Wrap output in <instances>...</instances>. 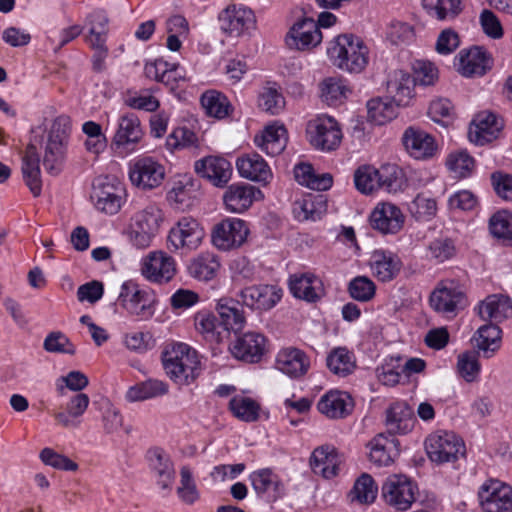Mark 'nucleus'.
Returning a JSON list of instances; mask_svg holds the SVG:
<instances>
[{
	"instance_id": "c03bdc74",
	"label": "nucleus",
	"mask_w": 512,
	"mask_h": 512,
	"mask_svg": "<svg viewBox=\"0 0 512 512\" xmlns=\"http://www.w3.org/2000/svg\"><path fill=\"white\" fill-rule=\"evenodd\" d=\"M195 330L211 343H219L222 339L221 325L216 315L207 309H202L194 314Z\"/></svg>"
},
{
	"instance_id": "20e7f679",
	"label": "nucleus",
	"mask_w": 512,
	"mask_h": 512,
	"mask_svg": "<svg viewBox=\"0 0 512 512\" xmlns=\"http://www.w3.org/2000/svg\"><path fill=\"white\" fill-rule=\"evenodd\" d=\"M166 374L178 384H190L199 374L200 361L194 349L185 343H175L162 355Z\"/></svg>"
},
{
	"instance_id": "dca6fc26",
	"label": "nucleus",
	"mask_w": 512,
	"mask_h": 512,
	"mask_svg": "<svg viewBox=\"0 0 512 512\" xmlns=\"http://www.w3.org/2000/svg\"><path fill=\"white\" fill-rule=\"evenodd\" d=\"M165 176L163 165L149 156L138 157L129 163V179L143 190L158 187Z\"/></svg>"
},
{
	"instance_id": "58836bf2",
	"label": "nucleus",
	"mask_w": 512,
	"mask_h": 512,
	"mask_svg": "<svg viewBox=\"0 0 512 512\" xmlns=\"http://www.w3.org/2000/svg\"><path fill=\"white\" fill-rule=\"evenodd\" d=\"M369 458L377 466H388L398 454V442L393 436L378 434L369 443Z\"/></svg>"
},
{
	"instance_id": "4468645a",
	"label": "nucleus",
	"mask_w": 512,
	"mask_h": 512,
	"mask_svg": "<svg viewBox=\"0 0 512 512\" xmlns=\"http://www.w3.org/2000/svg\"><path fill=\"white\" fill-rule=\"evenodd\" d=\"M249 235L247 223L240 218H226L212 231L213 245L222 251L239 248Z\"/></svg>"
},
{
	"instance_id": "09e8293b",
	"label": "nucleus",
	"mask_w": 512,
	"mask_h": 512,
	"mask_svg": "<svg viewBox=\"0 0 512 512\" xmlns=\"http://www.w3.org/2000/svg\"><path fill=\"white\" fill-rule=\"evenodd\" d=\"M426 13L439 21L456 18L462 11L461 0H422Z\"/></svg>"
},
{
	"instance_id": "412c9836",
	"label": "nucleus",
	"mask_w": 512,
	"mask_h": 512,
	"mask_svg": "<svg viewBox=\"0 0 512 512\" xmlns=\"http://www.w3.org/2000/svg\"><path fill=\"white\" fill-rule=\"evenodd\" d=\"M194 170L198 176L218 188L226 186L233 173L232 165L227 159L213 155L195 161Z\"/></svg>"
},
{
	"instance_id": "79ce46f5",
	"label": "nucleus",
	"mask_w": 512,
	"mask_h": 512,
	"mask_svg": "<svg viewBox=\"0 0 512 512\" xmlns=\"http://www.w3.org/2000/svg\"><path fill=\"white\" fill-rule=\"evenodd\" d=\"M414 421L410 409L405 404L395 403L386 411L385 424L389 436L408 433L412 430Z\"/></svg>"
},
{
	"instance_id": "7c9ffc66",
	"label": "nucleus",
	"mask_w": 512,
	"mask_h": 512,
	"mask_svg": "<svg viewBox=\"0 0 512 512\" xmlns=\"http://www.w3.org/2000/svg\"><path fill=\"white\" fill-rule=\"evenodd\" d=\"M354 401L349 393L332 389L324 393L318 403V411L329 419H343L353 410Z\"/></svg>"
},
{
	"instance_id": "b1692460",
	"label": "nucleus",
	"mask_w": 512,
	"mask_h": 512,
	"mask_svg": "<svg viewBox=\"0 0 512 512\" xmlns=\"http://www.w3.org/2000/svg\"><path fill=\"white\" fill-rule=\"evenodd\" d=\"M406 152L416 160H428L438 152L437 143L432 135L417 127H408L402 136Z\"/></svg>"
},
{
	"instance_id": "423d86ee",
	"label": "nucleus",
	"mask_w": 512,
	"mask_h": 512,
	"mask_svg": "<svg viewBox=\"0 0 512 512\" xmlns=\"http://www.w3.org/2000/svg\"><path fill=\"white\" fill-rule=\"evenodd\" d=\"M429 460L437 465L454 463L466 453L463 439L453 431L437 430L425 440Z\"/></svg>"
},
{
	"instance_id": "9d476101",
	"label": "nucleus",
	"mask_w": 512,
	"mask_h": 512,
	"mask_svg": "<svg viewBox=\"0 0 512 512\" xmlns=\"http://www.w3.org/2000/svg\"><path fill=\"white\" fill-rule=\"evenodd\" d=\"M142 137L143 130L138 116L132 112H124L117 119L111 147L117 155L126 157L137 150Z\"/></svg>"
},
{
	"instance_id": "3c124183",
	"label": "nucleus",
	"mask_w": 512,
	"mask_h": 512,
	"mask_svg": "<svg viewBox=\"0 0 512 512\" xmlns=\"http://www.w3.org/2000/svg\"><path fill=\"white\" fill-rule=\"evenodd\" d=\"M399 106L389 98H375L367 102L368 119L376 125H384L397 116Z\"/></svg>"
},
{
	"instance_id": "bf43d9fd",
	"label": "nucleus",
	"mask_w": 512,
	"mask_h": 512,
	"mask_svg": "<svg viewBox=\"0 0 512 512\" xmlns=\"http://www.w3.org/2000/svg\"><path fill=\"white\" fill-rule=\"evenodd\" d=\"M378 169L371 165H363L354 172L356 189L362 194H371L380 188Z\"/></svg>"
},
{
	"instance_id": "052dcab7",
	"label": "nucleus",
	"mask_w": 512,
	"mask_h": 512,
	"mask_svg": "<svg viewBox=\"0 0 512 512\" xmlns=\"http://www.w3.org/2000/svg\"><path fill=\"white\" fill-rule=\"evenodd\" d=\"M259 106L271 115H278L284 110L285 99L275 83L263 88L259 96Z\"/></svg>"
},
{
	"instance_id": "f257e3e1",
	"label": "nucleus",
	"mask_w": 512,
	"mask_h": 512,
	"mask_svg": "<svg viewBox=\"0 0 512 512\" xmlns=\"http://www.w3.org/2000/svg\"><path fill=\"white\" fill-rule=\"evenodd\" d=\"M327 56L338 69L358 74L367 67L370 50L360 37L353 34H342L329 43Z\"/></svg>"
},
{
	"instance_id": "c9c22d12",
	"label": "nucleus",
	"mask_w": 512,
	"mask_h": 512,
	"mask_svg": "<svg viewBox=\"0 0 512 512\" xmlns=\"http://www.w3.org/2000/svg\"><path fill=\"white\" fill-rule=\"evenodd\" d=\"M254 142L267 155H279L288 142L287 130L283 125H268L260 135L255 136Z\"/></svg>"
},
{
	"instance_id": "e433bc0d",
	"label": "nucleus",
	"mask_w": 512,
	"mask_h": 512,
	"mask_svg": "<svg viewBox=\"0 0 512 512\" xmlns=\"http://www.w3.org/2000/svg\"><path fill=\"white\" fill-rule=\"evenodd\" d=\"M373 275L382 282L391 281L401 269V261L390 251L375 250L370 258Z\"/></svg>"
},
{
	"instance_id": "a19ab883",
	"label": "nucleus",
	"mask_w": 512,
	"mask_h": 512,
	"mask_svg": "<svg viewBox=\"0 0 512 512\" xmlns=\"http://www.w3.org/2000/svg\"><path fill=\"white\" fill-rule=\"evenodd\" d=\"M220 267V261L214 253L203 252L190 261L188 272L194 279L208 282L217 277Z\"/></svg>"
},
{
	"instance_id": "2eb2a0df",
	"label": "nucleus",
	"mask_w": 512,
	"mask_h": 512,
	"mask_svg": "<svg viewBox=\"0 0 512 512\" xmlns=\"http://www.w3.org/2000/svg\"><path fill=\"white\" fill-rule=\"evenodd\" d=\"M478 497L485 512H512V487L499 480L485 481L479 488Z\"/></svg>"
},
{
	"instance_id": "a878e982",
	"label": "nucleus",
	"mask_w": 512,
	"mask_h": 512,
	"mask_svg": "<svg viewBox=\"0 0 512 512\" xmlns=\"http://www.w3.org/2000/svg\"><path fill=\"white\" fill-rule=\"evenodd\" d=\"M267 340L261 333L249 331L235 339L230 351L232 355L247 363H256L261 360L266 351Z\"/></svg>"
},
{
	"instance_id": "5fc2aeb1",
	"label": "nucleus",
	"mask_w": 512,
	"mask_h": 512,
	"mask_svg": "<svg viewBox=\"0 0 512 512\" xmlns=\"http://www.w3.org/2000/svg\"><path fill=\"white\" fill-rule=\"evenodd\" d=\"M327 366L336 375H349L356 367L355 356L347 348H335L327 356Z\"/></svg>"
},
{
	"instance_id": "338daca9",
	"label": "nucleus",
	"mask_w": 512,
	"mask_h": 512,
	"mask_svg": "<svg viewBox=\"0 0 512 512\" xmlns=\"http://www.w3.org/2000/svg\"><path fill=\"white\" fill-rule=\"evenodd\" d=\"M456 254V246L452 239L447 237L436 238L427 247V257L438 263H443L453 258Z\"/></svg>"
},
{
	"instance_id": "13d9d810",
	"label": "nucleus",
	"mask_w": 512,
	"mask_h": 512,
	"mask_svg": "<svg viewBox=\"0 0 512 512\" xmlns=\"http://www.w3.org/2000/svg\"><path fill=\"white\" fill-rule=\"evenodd\" d=\"M200 101L207 115L217 119L225 118L231 110L227 97L216 90L203 93Z\"/></svg>"
},
{
	"instance_id": "a18cd8bd",
	"label": "nucleus",
	"mask_w": 512,
	"mask_h": 512,
	"mask_svg": "<svg viewBox=\"0 0 512 512\" xmlns=\"http://www.w3.org/2000/svg\"><path fill=\"white\" fill-rule=\"evenodd\" d=\"M89 403L90 399L87 394L78 393L68 401L66 411L57 412L54 417L64 427H76L79 424L76 420L85 413Z\"/></svg>"
},
{
	"instance_id": "72a5a7b5",
	"label": "nucleus",
	"mask_w": 512,
	"mask_h": 512,
	"mask_svg": "<svg viewBox=\"0 0 512 512\" xmlns=\"http://www.w3.org/2000/svg\"><path fill=\"white\" fill-rule=\"evenodd\" d=\"M239 299L222 297L216 301L215 310L219 316L221 328L225 331L237 333L246 324V316L243 309L239 308Z\"/></svg>"
},
{
	"instance_id": "ea45409f",
	"label": "nucleus",
	"mask_w": 512,
	"mask_h": 512,
	"mask_svg": "<svg viewBox=\"0 0 512 512\" xmlns=\"http://www.w3.org/2000/svg\"><path fill=\"white\" fill-rule=\"evenodd\" d=\"M326 210L327 202L321 194H306L293 204V214L298 221H316Z\"/></svg>"
},
{
	"instance_id": "c85d7f7f",
	"label": "nucleus",
	"mask_w": 512,
	"mask_h": 512,
	"mask_svg": "<svg viewBox=\"0 0 512 512\" xmlns=\"http://www.w3.org/2000/svg\"><path fill=\"white\" fill-rule=\"evenodd\" d=\"M503 127L502 120L490 111L478 113L470 124L468 137L476 145H484L495 140Z\"/></svg>"
},
{
	"instance_id": "e2e57ef3",
	"label": "nucleus",
	"mask_w": 512,
	"mask_h": 512,
	"mask_svg": "<svg viewBox=\"0 0 512 512\" xmlns=\"http://www.w3.org/2000/svg\"><path fill=\"white\" fill-rule=\"evenodd\" d=\"M457 374L466 382L477 381L481 371V365L478 356L473 352H464L459 354L456 364Z\"/></svg>"
},
{
	"instance_id": "774afa93",
	"label": "nucleus",
	"mask_w": 512,
	"mask_h": 512,
	"mask_svg": "<svg viewBox=\"0 0 512 512\" xmlns=\"http://www.w3.org/2000/svg\"><path fill=\"white\" fill-rule=\"evenodd\" d=\"M380 188L388 193L402 189V170L395 164H384L378 169Z\"/></svg>"
},
{
	"instance_id": "473e14b6",
	"label": "nucleus",
	"mask_w": 512,
	"mask_h": 512,
	"mask_svg": "<svg viewBox=\"0 0 512 512\" xmlns=\"http://www.w3.org/2000/svg\"><path fill=\"white\" fill-rule=\"evenodd\" d=\"M236 169L242 178L261 184H268L273 173L267 162L257 153H249L238 157Z\"/></svg>"
},
{
	"instance_id": "f03ea898",
	"label": "nucleus",
	"mask_w": 512,
	"mask_h": 512,
	"mask_svg": "<svg viewBox=\"0 0 512 512\" xmlns=\"http://www.w3.org/2000/svg\"><path fill=\"white\" fill-rule=\"evenodd\" d=\"M71 129L70 117L60 115L53 120L42 139V164L49 174H59L64 166Z\"/></svg>"
},
{
	"instance_id": "603ef678",
	"label": "nucleus",
	"mask_w": 512,
	"mask_h": 512,
	"mask_svg": "<svg viewBox=\"0 0 512 512\" xmlns=\"http://www.w3.org/2000/svg\"><path fill=\"white\" fill-rule=\"evenodd\" d=\"M445 165L454 178L462 179L472 175L475 160L466 150H456L447 155Z\"/></svg>"
},
{
	"instance_id": "9b49d317",
	"label": "nucleus",
	"mask_w": 512,
	"mask_h": 512,
	"mask_svg": "<svg viewBox=\"0 0 512 512\" xmlns=\"http://www.w3.org/2000/svg\"><path fill=\"white\" fill-rule=\"evenodd\" d=\"M429 303L437 313L451 317L467 305L462 286L455 280L440 281L431 292Z\"/></svg>"
},
{
	"instance_id": "5701e85b",
	"label": "nucleus",
	"mask_w": 512,
	"mask_h": 512,
	"mask_svg": "<svg viewBox=\"0 0 512 512\" xmlns=\"http://www.w3.org/2000/svg\"><path fill=\"white\" fill-rule=\"evenodd\" d=\"M456 70L465 77L483 76L492 67L490 55L481 47L461 50L454 58Z\"/></svg>"
},
{
	"instance_id": "4be33fe9",
	"label": "nucleus",
	"mask_w": 512,
	"mask_h": 512,
	"mask_svg": "<svg viewBox=\"0 0 512 512\" xmlns=\"http://www.w3.org/2000/svg\"><path fill=\"white\" fill-rule=\"evenodd\" d=\"M218 20L222 32L238 37L255 23V15L247 6L234 4L222 10Z\"/></svg>"
},
{
	"instance_id": "7ed1b4c3",
	"label": "nucleus",
	"mask_w": 512,
	"mask_h": 512,
	"mask_svg": "<svg viewBox=\"0 0 512 512\" xmlns=\"http://www.w3.org/2000/svg\"><path fill=\"white\" fill-rule=\"evenodd\" d=\"M165 222V212L156 203H149L138 209L131 217L129 224V240L138 249L151 246Z\"/></svg>"
},
{
	"instance_id": "37998d69",
	"label": "nucleus",
	"mask_w": 512,
	"mask_h": 512,
	"mask_svg": "<svg viewBox=\"0 0 512 512\" xmlns=\"http://www.w3.org/2000/svg\"><path fill=\"white\" fill-rule=\"evenodd\" d=\"M229 410L232 415L240 421L251 423L260 418L261 406L259 402L251 397L237 394L229 401Z\"/></svg>"
},
{
	"instance_id": "aec40b11",
	"label": "nucleus",
	"mask_w": 512,
	"mask_h": 512,
	"mask_svg": "<svg viewBox=\"0 0 512 512\" xmlns=\"http://www.w3.org/2000/svg\"><path fill=\"white\" fill-rule=\"evenodd\" d=\"M248 479L256 495L267 502H276L285 495L282 479L270 468L255 470Z\"/></svg>"
},
{
	"instance_id": "cd10ccee",
	"label": "nucleus",
	"mask_w": 512,
	"mask_h": 512,
	"mask_svg": "<svg viewBox=\"0 0 512 512\" xmlns=\"http://www.w3.org/2000/svg\"><path fill=\"white\" fill-rule=\"evenodd\" d=\"M275 368L292 379L303 377L310 368V358L301 349L286 347L278 351L275 357Z\"/></svg>"
},
{
	"instance_id": "393cba45",
	"label": "nucleus",
	"mask_w": 512,
	"mask_h": 512,
	"mask_svg": "<svg viewBox=\"0 0 512 512\" xmlns=\"http://www.w3.org/2000/svg\"><path fill=\"white\" fill-rule=\"evenodd\" d=\"M405 216L401 209L391 202L378 203L370 214V224L382 234H396L404 226Z\"/></svg>"
},
{
	"instance_id": "0eeeda50",
	"label": "nucleus",
	"mask_w": 512,
	"mask_h": 512,
	"mask_svg": "<svg viewBox=\"0 0 512 512\" xmlns=\"http://www.w3.org/2000/svg\"><path fill=\"white\" fill-rule=\"evenodd\" d=\"M118 301L128 314L139 321H146L155 313V295L131 280L121 285Z\"/></svg>"
},
{
	"instance_id": "de8ad7c7",
	"label": "nucleus",
	"mask_w": 512,
	"mask_h": 512,
	"mask_svg": "<svg viewBox=\"0 0 512 512\" xmlns=\"http://www.w3.org/2000/svg\"><path fill=\"white\" fill-rule=\"evenodd\" d=\"M168 385L157 379H149L131 386L126 392L129 402L145 401L151 398L165 395Z\"/></svg>"
},
{
	"instance_id": "1a4fd4ad",
	"label": "nucleus",
	"mask_w": 512,
	"mask_h": 512,
	"mask_svg": "<svg viewBox=\"0 0 512 512\" xmlns=\"http://www.w3.org/2000/svg\"><path fill=\"white\" fill-rule=\"evenodd\" d=\"M90 199L98 211L114 215L125 201V188L115 178L99 177L93 183Z\"/></svg>"
},
{
	"instance_id": "49530a36",
	"label": "nucleus",
	"mask_w": 512,
	"mask_h": 512,
	"mask_svg": "<svg viewBox=\"0 0 512 512\" xmlns=\"http://www.w3.org/2000/svg\"><path fill=\"white\" fill-rule=\"evenodd\" d=\"M85 25L88 29L86 36L87 43L106 42L109 32V18L105 10L95 9L85 18Z\"/></svg>"
},
{
	"instance_id": "2f4dec72",
	"label": "nucleus",
	"mask_w": 512,
	"mask_h": 512,
	"mask_svg": "<svg viewBox=\"0 0 512 512\" xmlns=\"http://www.w3.org/2000/svg\"><path fill=\"white\" fill-rule=\"evenodd\" d=\"M148 467L157 485L163 490H170L175 479L174 463L161 448H152L146 455Z\"/></svg>"
},
{
	"instance_id": "6e6d98bb",
	"label": "nucleus",
	"mask_w": 512,
	"mask_h": 512,
	"mask_svg": "<svg viewBox=\"0 0 512 512\" xmlns=\"http://www.w3.org/2000/svg\"><path fill=\"white\" fill-rule=\"evenodd\" d=\"M180 482L176 489L177 496L186 505H193L200 499L193 471L190 466L183 465L179 470Z\"/></svg>"
},
{
	"instance_id": "f704fd0d",
	"label": "nucleus",
	"mask_w": 512,
	"mask_h": 512,
	"mask_svg": "<svg viewBox=\"0 0 512 512\" xmlns=\"http://www.w3.org/2000/svg\"><path fill=\"white\" fill-rule=\"evenodd\" d=\"M415 79L403 70L394 71L387 81V92L398 106H407L415 96Z\"/></svg>"
},
{
	"instance_id": "864d4df0",
	"label": "nucleus",
	"mask_w": 512,
	"mask_h": 512,
	"mask_svg": "<svg viewBox=\"0 0 512 512\" xmlns=\"http://www.w3.org/2000/svg\"><path fill=\"white\" fill-rule=\"evenodd\" d=\"M475 341L484 356L490 358L501 346V330L497 325L485 324L477 330Z\"/></svg>"
},
{
	"instance_id": "69168bd1",
	"label": "nucleus",
	"mask_w": 512,
	"mask_h": 512,
	"mask_svg": "<svg viewBox=\"0 0 512 512\" xmlns=\"http://www.w3.org/2000/svg\"><path fill=\"white\" fill-rule=\"evenodd\" d=\"M82 132L87 136L85 147L89 152L99 154L105 149L107 139L100 124L86 121L82 125Z\"/></svg>"
},
{
	"instance_id": "f3484780",
	"label": "nucleus",
	"mask_w": 512,
	"mask_h": 512,
	"mask_svg": "<svg viewBox=\"0 0 512 512\" xmlns=\"http://www.w3.org/2000/svg\"><path fill=\"white\" fill-rule=\"evenodd\" d=\"M141 274L150 282L163 284L176 274L175 259L162 250L150 252L140 263Z\"/></svg>"
},
{
	"instance_id": "6ab92c4d",
	"label": "nucleus",
	"mask_w": 512,
	"mask_h": 512,
	"mask_svg": "<svg viewBox=\"0 0 512 512\" xmlns=\"http://www.w3.org/2000/svg\"><path fill=\"white\" fill-rule=\"evenodd\" d=\"M262 191L247 183H234L227 187L223 193V205L227 212L242 214L246 212L255 201L263 199Z\"/></svg>"
},
{
	"instance_id": "4c0bfd02",
	"label": "nucleus",
	"mask_w": 512,
	"mask_h": 512,
	"mask_svg": "<svg viewBox=\"0 0 512 512\" xmlns=\"http://www.w3.org/2000/svg\"><path fill=\"white\" fill-rule=\"evenodd\" d=\"M479 315L484 320L501 322L512 317V299L504 294L487 296L479 306Z\"/></svg>"
},
{
	"instance_id": "f8f14e48",
	"label": "nucleus",
	"mask_w": 512,
	"mask_h": 512,
	"mask_svg": "<svg viewBox=\"0 0 512 512\" xmlns=\"http://www.w3.org/2000/svg\"><path fill=\"white\" fill-rule=\"evenodd\" d=\"M236 296L243 307L261 313L271 310L280 302L283 290L274 284H255L242 288Z\"/></svg>"
},
{
	"instance_id": "a211bd4d",
	"label": "nucleus",
	"mask_w": 512,
	"mask_h": 512,
	"mask_svg": "<svg viewBox=\"0 0 512 512\" xmlns=\"http://www.w3.org/2000/svg\"><path fill=\"white\" fill-rule=\"evenodd\" d=\"M343 462V455L332 444H323L316 447L309 459L312 472L327 480L339 475Z\"/></svg>"
},
{
	"instance_id": "c756f323",
	"label": "nucleus",
	"mask_w": 512,
	"mask_h": 512,
	"mask_svg": "<svg viewBox=\"0 0 512 512\" xmlns=\"http://www.w3.org/2000/svg\"><path fill=\"white\" fill-rule=\"evenodd\" d=\"M285 41L290 48L307 50L321 43L322 33L316 21L310 18H304L291 27L286 35Z\"/></svg>"
},
{
	"instance_id": "ddd939ff",
	"label": "nucleus",
	"mask_w": 512,
	"mask_h": 512,
	"mask_svg": "<svg viewBox=\"0 0 512 512\" xmlns=\"http://www.w3.org/2000/svg\"><path fill=\"white\" fill-rule=\"evenodd\" d=\"M417 486L405 475H390L382 485L385 502L397 511L408 510L416 500Z\"/></svg>"
},
{
	"instance_id": "0e129e2a",
	"label": "nucleus",
	"mask_w": 512,
	"mask_h": 512,
	"mask_svg": "<svg viewBox=\"0 0 512 512\" xmlns=\"http://www.w3.org/2000/svg\"><path fill=\"white\" fill-rule=\"evenodd\" d=\"M409 210L416 220L428 221L437 213V202L435 198L421 193L411 202Z\"/></svg>"
},
{
	"instance_id": "bb28decb",
	"label": "nucleus",
	"mask_w": 512,
	"mask_h": 512,
	"mask_svg": "<svg viewBox=\"0 0 512 512\" xmlns=\"http://www.w3.org/2000/svg\"><path fill=\"white\" fill-rule=\"evenodd\" d=\"M288 287L295 298L308 303H316L325 295L322 280L310 272L290 275Z\"/></svg>"
},
{
	"instance_id": "680f3d73",
	"label": "nucleus",
	"mask_w": 512,
	"mask_h": 512,
	"mask_svg": "<svg viewBox=\"0 0 512 512\" xmlns=\"http://www.w3.org/2000/svg\"><path fill=\"white\" fill-rule=\"evenodd\" d=\"M489 230L494 237L512 246V214L510 212L505 210L496 212L490 218Z\"/></svg>"
},
{
	"instance_id": "4d7b16f0",
	"label": "nucleus",
	"mask_w": 512,
	"mask_h": 512,
	"mask_svg": "<svg viewBox=\"0 0 512 512\" xmlns=\"http://www.w3.org/2000/svg\"><path fill=\"white\" fill-rule=\"evenodd\" d=\"M377 493L378 486L372 476L367 473H363L356 479L349 493V497L351 502L370 504L375 501Z\"/></svg>"
},
{
	"instance_id": "8fccbe9b",
	"label": "nucleus",
	"mask_w": 512,
	"mask_h": 512,
	"mask_svg": "<svg viewBox=\"0 0 512 512\" xmlns=\"http://www.w3.org/2000/svg\"><path fill=\"white\" fill-rule=\"evenodd\" d=\"M322 99L329 105L341 103L351 94V88L346 79L335 76L328 77L320 83Z\"/></svg>"
},
{
	"instance_id": "39448f33",
	"label": "nucleus",
	"mask_w": 512,
	"mask_h": 512,
	"mask_svg": "<svg viewBox=\"0 0 512 512\" xmlns=\"http://www.w3.org/2000/svg\"><path fill=\"white\" fill-rule=\"evenodd\" d=\"M205 235V229L197 219L183 216L169 229L167 248L173 253L189 254L202 245Z\"/></svg>"
},
{
	"instance_id": "6e6552de",
	"label": "nucleus",
	"mask_w": 512,
	"mask_h": 512,
	"mask_svg": "<svg viewBox=\"0 0 512 512\" xmlns=\"http://www.w3.org/2000/svg\"><path fill=\"white\" fill-rule=\"evenodd\" d=\"M306 136L315 149L331 152L340 146L343 133L335 118L322 114L307 123Z\"/></svg>"
}]
</instances>
